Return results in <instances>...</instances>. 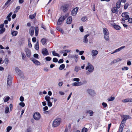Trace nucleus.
I'll return each instance as SVG.
<instances>
[{"mask_svg":"<svg viewBox=\"0 0 132 132\" xmlns=\"http://www.w3.org/2000/svg\"><path fill=\"white\" fill-rule=\"evenodd\" d=\"M63 62V60L62 59H60L58 61L59 63H62Z\"/></svg>","mask_w":132,"mask_h":132,"instance_id":"obj_63","label":"nucleus"},{"mask_svg":"<svg viewBox=\"0 0 132 132\" xmlns=\"http://www.w3.org/2000/svg\"><path fill=\"white\" fill-rule=\"evenodd\" d=\"M5 30V28H2L0 30V34H2L4 32Z\"/></svg>","mask_w":132,"mask_h":132,"instance_id":"obj_39","label":"nucleus"},{"mask_svg":"<svg viewBox=\"0 0 132 132\" xmlns=\"http://www.w3.org/2000/svg\"><path fill=\"white\" fill-rule=\"evenodd\" d=\"M80 67H76L75 69V70L77 72H78L79 70Z\"/></svg>","mask_w":132,"mask_h":132,"instance_id":"obj_56","label":"nucleus"},{"mask_svg":"<svg viewBox=\"0 0 132 132\" xmlns=\"http://www.w3.org/2000/svg\"><path fill=\"white\" fill-rule=\"evenodd\" d=\"M78 55H73L71 56V57L74 59H76L75 60V62H77L78 60Z\"/></svg>","mask_w":132,"mask_h":132,"instance_id":"obj_25","label":"nucleus"},{"mask_svg":"<svg viewBox=\"0 0 132 132\" xmlns=\"http://www.w3.org/2000/svg\"><path fill=\"white\" fill-rule=\"evenodd\" d=\"M72 21V18L71 16H70L68 18L67 20V24H70L71 23Z\"/></svg>","mask_w":132,"mask_h":132,"instance_id":"obj_21","label":"nucleus"},{"mask_svg":"<svg viewBox=\"0 0 132 132\" xmlns=\"http://www.w3.org/2000/svg\"><path fill=\"white\" fill-rule=\"evenodd\" d=\"M34 119L36 120H39L41 117V115L38 112H36L35 113L33 116Z\"/></svg>","mask_w":132,"mask_h":132,"instance_id":"obj_3","label":"nucleus"},{"mask_svg":"<svg viewBox=\"0 0 132 132\" xmlns=\"http://www.w3.org/2000/svg\"><path fill=\"white\" fill-rule=\"evenodd\" d=\"M129 69V68L128 67H126L123 68H122V70H128Z\"/></svg>","mask_w":132,"mask_h":132,"instance_id":"obj_51","label":"nucleus"},{"mask_svg":"<svg viewBox=\"0 0 132 132\" xmlns=\"http://www.w3.org/2000/svg\"><path fill=\"white\" fill-rule=\"evenodd\" d=\"M35 27H31L30 29L29 32L31 36H32L34 32Z\"/></svg>","mask_w":132,"mask_h":132,"instance_id":"obj_15","label":"nucleus"},{"mask_svg":"<svg viewBox=\"0 0 132 132\" xmlns=\"http://www.w3.org/2000/svg\"><path fill=\"white\" fill-rule=\"evenodd\" d=\"M52 54L54 56H57L59 57H60L59 55L58 54L56 53L55 51H52Z\"/></svg>","mask_w":132,"mask_h":132,"instance_id":"obj_31","label":"nucleus"},{"mask_svg":"<svg viewBox=\"0 0 132 132\" xmlns=\"http://www.w3.org/2000/svg\"><path fill=\"white\" fill-rule=\"evenodd\" d=\"M36 13H35L34 14L32 15H30L29 16V18L31 19H34L36 16Z\"/></svg>","mask_w":132,"mask_h":132,"instance_id":"obj_34","label":"nucleus"},{"mask_svg":"<svg viewBox=\"0 0 132 132\" xmlns=\"http://www.w3.org/2000/svg\"><path fill=\"white\" fill-rule=\"evenodd\" d=\"M72 85L74 86H79L82 85L81 82L80 81L78 82H74L72 83Z\"/></svg>","mask_w":132,"mask_h":132,"instance_id":"obj_19","label":"nucleus"},{"mask_svg":"<svg viewBox=\"0 0 132 132\" xmlns=\"http://www.w3.org/2000/svg\"><path fill=\"white\" fill-rule=\"evenodd\" d=\"M65 65L64 64H62L59 67V69L60 70H61L63 69L65 67Z\"/></svg>","mask_w":132,"mask_h":132,"instance_id":"obj_38","label":"nucleus"},{"mask_svg":"<svg viewBox=\"0 0 132 132\" xmlns=\"http://www.w3.org/2000/svg\"><path fill=\"white\" fill-rule=\"evenodd\" d=\"M10 110L11 111L13 109V105L12 104H11L10 105Z\"/></svg>","mask_w":132,"mask_h":132,"instance_id":"obj_61","label":"nucleus"},{"mask_svg":"<svg viewBox=\"0 0 132 132\" xmlns=\"http://www.w3.org/2000/svg\"><path fill=\"white\" fill-rule=\"evenodd\" d=\"M114 24L113 26L115 29L117 30H119L120 29V27L119 26L116 25L114 23Z\"/></svg>","mask_w":132,"mask_h":132,"instance_id":"obj_24","label":"nucleus"},{"mask_svg":"<svg viewBox=\"0 0 132 132\" xmlns=\"http://www.w3.org/2000/svg\"><path fill=\"white\" fill-rule=\"evenodd\" d=\"M69 5L68 4H65L61 6L60 9L63 12L66 13L69 8Z\"/></svg>","mask_w":132,"mask_h":132,"instance_id":"obj_2","label":"nucleus"},{"mask_svg":"<svg viewBox=\"0 0 132 132\" xmlns=\"http://www.w3.org/2000/svg\"><path fill=\"white\" fill-rule=\"evenodd\" d=\"M21 78H23V73L21 72V73L18 74Z\"/></svg>","mask_w":132,"mask_h":132,"instance_id":"obj_46","label":"nucleus"},{"mask_svg":"<svg viewBox=\"0 0 132 132\" xmlns=\"http://www.w3.org/2000/svg\"><path fill=\"white\" fill-rule=\"evenodd\" d=\"M22 55V58L23 59H24L26 57V55L23 52H21V53Z\"/></svg>","mask_w":132,"mask_h":132,"instance_id":"obj_45","label":"nucleus"},{"mask_svg":"<svg viewBox=\"0 0 132 132\" xmlns=\"http://www.w3.org/2000/svg\"><path fill=\"white\" fill-rule=\"evenodd\" d=\"M125 123V122H122L121 121L119 129V132H122L123 130V128Z\"/></svg>","mask_w":132,"mask_h":132,"instance_id":"obj_14","label":"nucleus"},{"mask_svg":"<svg viewBox=\"0 0 132 132\" xmlns=\"http://www.w3.org/2000/svg\"><path fill=\"white\" fill-rule=\"evenodd\" d=\"M35 48L37 50H38L39 49L38 40L35 45Z\"/></svg>","mask_w":132,"mask_h":132,"instance_id":"obj_33","label":"nucleus"},{"mask_svg":"<svg viewBox=\"0 0 132 132\" xmlns=\"http://www.w3.org/2000/svg\"><path fill=\"white\" fill-rule=\"evenodd\" d=\"M9 111V108L8 106L6 107L5 108V113H8Z\"/></svg>","mask_w":132,"mask_h":132,"instance_id":"obj_37","label":"nucleus"},{"mask_svg":"<svg viewBox=\"0 0 132 132\" xmlns=\"http://www.w3.org/2000/svg\"><path fill=\"white\" fill-rule=\"evenodd\" d=\"M122 60L121 59L118 58L116 59H114V60H113V61L112 62H111V63H115L117 62H119V61H121Z\"/></svg>","mask_w":132,"mask_h":132,"instance_id":"obj_23","label":"nucleus"},{"mask_svg":"<svg viewBox=\"0 0 132 132\" xmlns=\"http://www.w3.org/2000/svg\"><path fill=\"white\" fill-rule=\"evenodd\" d=\"M105 39L106 41H109V35H104Z\"/></svg>","mask_w":132,"mask_h":132,"instance_id":"obj_26","label":"nucleus"},{"mask_svg":"<svg viewBox=\"0 0 132 132\" xmlns=\"http://www.w3.org/2000/svg\"><path fill=\"white\" fill-rule=\"evenodd\" d=\"M87 91L88 93L92 96H95L96 94L94 91L92 89H88L87 90Z\"/></svg>","mask_w":132,"mask_h":132,"instance_id":"obj_7","label":"nucleus"},{"mask_svg":"<svg viewBox=\"0 0 132 132\" xmlns=\"http://www.w3.org/2000/svg\"><path fill=\"white\" fill-rule=\"evenodd\" d=\"M122 102L123 103L128 102V98L122 100Z\"/></svg>","mask_w":132,"mask_h":132,"instance_id":"obj_49","label":"nucleus"},{"mask_svg":"<svg viewBox=\"0 0 132 132\" xmlns=\"http://www.w3.org/2000/svg\"><path fill=\"white\" fill-rule=\"evenodd\" d=\"M102 105L103 106L104 108H105L107 106V104L106 103L103 102Z\"/></svg>","mask_w":132,"mask_h":132,"instance_id":"obj_52","label":"nucleus"},{"mask_svg":"<svg viewBox=\"0 0 132 132\" xmlns=\"http://www.w3.org/2000/svg\"><path fill=\"white\" fill-rule=\"evenodd\" d=\"M58 59L56 58H54L53 60V61L54 62H58Z\"/></svg>","mask_w":132,"mask_h":132,"instance_id":"obj_53","label":"nucleus"},{"mask_svg":"<svg viewBox=\"0 0 132 132\" xmlns=\"http://www.w3.org/2000/svg\"><path fill=\"white\" fill-rule=\"evenodd\" d=\"M103 32L104 35H109L108 30L106 28H104L103 29Z\"/></svg>","mask_w":132,"mask_h":132,"instance_id":"obj_22","label":"nucleus"},{"mask_svg":"<svg viewBox=\"0 0 132 132\" xmlns=\"http://www.w3.org/2000/svg\"><path fill=\"white\" fill-rule=\"evenodd\" d=\"M10 98V97L9 96H7L6 98L4 99V101L5 102H6L8 101Z\"/></svg>","mask_w":132,"mask_h":132,"instance_id":"obj_43","label":"nucleus"},{"mask_svg":"<svg viewBox=\"0 0 132 132\" xmlns=\"http://www.w3.org/2000/svg\"><path fill=\"white\" fill-rule=\"evenodd\" d=\"M87 82V81L86 80H84L82 82H81L82 85L85 84Z\"/></svg>","mask_w":132,"mask_h":132,"instance_id":"obj_60","label":"nucleus"},{"mask_svg":"<svg viewBox=\"0 0 132 132\" xmlns=\"http://www.w3.org/2000/svg\"><path fill=\"white\" fill-rule=\"evenodd\" d=\"M115 99V97H111L110 98H108V101H111L114 100Z\"/></svg>","mask_w":132,"mask_h":132,"instance_id":"obj_41","label":"nucleus"},{"mask_svg":"<svg viewBox=\"0 0 132 132\" xmlns=\"http://www.w3.org/2000/svg\"><path fill=\"white\" fill-rule=\"evenodd\" d=\"M19 105L22 107H24L25 105V104L23 102H20L19 103Z\"/></svg>","mask_w":132,"mask_h":132,"instance_id":"obj_58","label":"nucleus"},{"mask_svg":"<svg viewBox=\"0 0 132 132\" xmlns=\"http://www.w3.org/2000/svg\"><path fill=\"white\" fill-rule=\"evenodd\" d=\"M87 131L88 130L87 128L84 127L82 128L81 132H87Z\"/></svg>","mask_w":132,"mask_h":132,"instance_id":"obj_42","label":"nucleus"},{"mask_svg":"<svg viewBox=\"0 0 132 132\" xmlns=\"http://www.w3.org/2000/svg\"><path fill=\"white\" fill-rule=\"evenodd\" d=\"M87 19V16H85L82 17L81 18V20L83 22H85Z\"/></svg>","mask_w":132,"mask_h":132,"instance_id":"obj_35","label":"nucleus"},{"mask_svg":"<svg viewBox=\"0 0 132 132\" xmlns=\"http://www.w3.org/2000/svg\"><path fill=\"white\" fill-rule=\"evenodd\" d=\"M38 55L37 54H35L34 55V57L37 59H38Z\"/></svg>","mask_w":132,"mask_h":132,"instance_id":"obj_54","label":"nucleus"},{"mask_svg":"<svg viewBox=\"0 0 132 132\" xmlns=\"http://www.w3.org/2000/svg\"><path fill=\"white\" fill-rule=\"evenodd\" d=\"M122 17L124 18L125 20H127L129 18V16L128 15L127 12H125L122 13L121 14Z\"/></svg>","mask_w":132,"mask_h":132,"instance_id":"obj_10","label":"nucleus"},{"mask_svg":"<svg viewBox=\"0 0 132 132\" xmlns=\"http://www.w3.org/2000/svg\"><path fill=\"white\" fill-rule=\"evenodd\" d=\"M12 77L10 75H8L7 79V85L9 86L11 85L12 82Z\"/></svg>","mask_w":132,"mask_h":132,"instance_id":"obj_5","label":"nucleus"},{"mask_svg":"<svg viewBox=\"0 0 132 132\" xmlns=\"http://www.w3.org/2000/svg\"><path fill=\"white\" fill-rule=\"evenodd\" d=\"M38 27H36L35 28V35L37 36L38 34Z\"/></svg>","mask_w":132,"mask_h":132,"instance_id":"obj_32","label":"nucleus"},{"mask_svg":"<svg viewBox=\"0 0 132 132\" xmlns=\"http://www.w3.org/2000/svg\"><path fill=\"white\" fill-rule=\"evenodd\" d=\"M46 41V39L44 38H43L41 40V42L43 45H44L45 44Z\"/></svg>","mask_w":132,"mask_h":132,"instance_id":"obj_29","label":"nucleus"},{"mask_svg":"<svg viewBox=\"0 0 132 132\" xmlns=\"http://www.w3.org/2000/svg\"><path fill=\"white\" fill-rule=\"evenodd\" d=\"M15 71L16 73L18 74L19 73H20L21 71L20 70L18 67H16L15 69Z\"/></svg>","mask_w":132,"mask_h":132,"instance_id":"obj_28","label":"nucleus"},{"mask_svg":"<svg viewBox=\"0 0 132 132\" xmlns=\"http://www.w3.org/2000/svg\"><path fill=\"white\" fill-rule=\"evenodd\" d=\"M88 65L89 66L88 71L90 72H92L94 70L93 66L89 62L88 63Z\"/></svg>","mask_w":132,"mask_h":132,"instance_id":"obj_13","label":"nucleus"},{"mask_svg":"<svg viewBox=\"0 0 132 132\" xmlns=\"http://www.w3.org/2000/svg\"><path fill=\"white\" fill-rule=\"evenodd\" d=\"M12 128V127L11 126H8V127L6 129L7 131L6 132H9V131Z\"/></svg>","mask_w":132,"mask_h":132,"instance_id":"obj_40","label":"nucleus"},{"mask_svg":"<svg viewBox=\"0 0 132 132\" xmlns=\"http://www.w3.org/2000/svg\"><path fill=\"white\" fill-rule=\"evenodd\" d=\"M122 118H123L122 121V122H125V121L128 119H131V117H130L129 115H124L122 116Z\"/></svg>","mask_w":132,"mask_h":132,"instance_id":"obj_9","label":"nucleus"},{"mask_svg":"<svg viewBox=\"0 0 132 132\" xmlns=\"http://www.w3.org/2000/svg\"><path fill=\"white\" fill-rule=\"evenodd\" d=\"M98 51L96 50H93L92 51V55L93 56L96 55L98 53Z\"/></svg>","mask_w":132,"mask_h":132,"instance_id":"obj_20","label":"nucleus"},{"mask_svg":"<svg viewBox=\"0 0 132 132\" xmlns=\"http://www.w3.org/2000/svg\"><path fill=\"white\" fill-rule=\"evenodd\" d=\"M31 60L36 65H38L40 64V63L39 61L36 60L34 57H32L31 59Z\"/></svg>","mask_w":132,"mask_h":132,"instance_id":"obj_12","label":"nucleus"},{"mask_svg":"<svg viewBox=\"0 0 132 132\" xmlns=\"http://www.w3.org/2000/svg\"><path fill=\"white\" fill-rule=\"evenodd\" d=\"M65 19V18H64V16L61 15L58 20L57 24L58 25H60L62 24L63 22Z\"/></svg>","mask_w":132,"mask_h":132,"instance_id":"obj_4","label":"nucleus"},{"mask_svg":"<svg viewBox=\"0 0 132 132\" xmlns=\"http://www.w3.org/2000/svg\"><path fill=\"white\" fill-rule=\"evenodd\" d=\"M128 21L130 23H132V18H129L128 19Z\"/></svg>","mask_w":132,"mask_h":132,"instance_id":"obj_59","label":"nucleus"},{"mask_svg":"<svg viewBox=\"0 0 132 132\" xmlns=\"http://www.w3.org/2000/svg\"><path fill=\"white\" fill-rule=\"evenodd\" d=\"M47 105L48 106L51 107L52 105V103L50 101L47 102Z\"/></svg>","mask_w":132,"mask_h":132,"instance_id":"obj_44","label":"nucleus"},{"mask_svg":"<svg viewBox=\"0 0 132 132\" xmlns=\"http://www.w3.org/2000/svg\"><path fill=\"white\" fill-rule=\"evenodd\" d=\"M45 59L46 61H50L51 60V58L50 57L48 56L46 57Z\"/></svg>","mask_w":132,"mask_h":132,"instance_id":"obj_47","label":"nucleus"},{"mask_svg":"<svg viewBox=\"0 0 132 132\" xmlns=\"http://www.w3.org/2000/svg\"><path fill=\"white\" fill-rule=\"evenodd\" d=\"M20 100L21 101L23 102L24 101V97L22 96H21L20 97Z\"/></svg>","mask_w":132,"mask_h":132,"instance_id":"obj_62","label":"nucleus"},{"mask_svg":"<svg viewBox=\"0 0 132 132\" xmlns=\"http://www.w3.org/2000/svg\"><path fill=\"white\" fill-rule=\"evenodd\" d=\"M61 122V119L60 118L56 119L53 121L52 126L54 127H56L58 126Z\"/></svg>","mask_w":132,"mask_h":132,"instance_id":"obj_1","label":"nucleus"},{"mask_svg":"<svg viewBox=\"0 0 132 132\" xmlns=\"http://www.w3.org/2000/svg\"><path fill=\"white\" fill-rule=\"evenodd\" d=\"M42 53L44 56L48 55L49 54L47 49L46 48H44L42 49Z\"/></svg>","mask_w":132,"mask_h":132,"instance_id":"obj_6","label":"nucleus"},{"mask_svg":"<svg viewBox=\"0 0 132 132\" xmlns=\"http://www.w3.org/2000/svg\"><path fill=\"white\" fill-rule=\"evenodd\" d=\"M89 36V35L87 34L85 35L84 36L83 42L84 43H87L88 42V39H87V37Z\"/></svg>","mask_w":132,"mask_h":132,"instance_id":"obj_16","label":"nucleus"},{"mask_svg":"<svg viewBox=\"0 0 132 132\" xmlns=\"http://www.w3.org/2000/svg\"><path fill=\"white\" fill-rule=\"evenodd\" d=\"M128 6L129 4L128 3L126 4L124 7V9H127L128 7Z\"/></svg>","mask_w":132,"mask_h":132,"instance_id":"obj_48","label":"nucleus"},{"mask_svg":"<svg viewBox=\"0 0 132 132\" xmlns=\"http://www.w3.org/2000/svg\"><path fill=\"white\" fill-rule=\"evenodd\" d=\"M120 4L121 2H117L116 4V7L118 9L120 7Z\"/></svg>","mask_w":132,"mask_h":132,"instance_id":"obj_36","label":"nucleus"},{"mask_svg":"<svg viewBox=\"0 0 132 132\" xmlns=\"http://www.w3.org/2000/svg\"><path fill=\"white\" fill-rule=\"evenodd\" d=\"M56 28L58 30V31H60L62 29L61 28H60V27H56Z\"/></svg>","mask_w":132,"mask_h":132,"instance_id":"obj_64","label":"nucleus"},{"mask_svg":"<svg viewBox=\"0 0 132 132\" xmlns=\"http://www.w3.org/2000/svg\"><path fill=\"white\" fill-rule=\"evenodd\" d=\"M24 51L27 57H29L31 54V51L28 48H26L25 49Z\"/></svg>","mask_w":132,"mask_h":132,"instance_id":"obj_8","label":"nucleus"},{"mask_svg":"<svg viewBox=\"0 0 132 132\" xmlns=\"http://www.w3.org/2000/svg\"><path fill=\"white\" fill-rule=\"evenodd\" d=\"M78 9V8L77 7L73 9L72 11L71 14L72 16H75L77 14Z\"/></svg>","mask_w":132,"mask_h":132,"instance_id":"obj_11","label":"nucleus"},{"mask_svg":"<svg viewBox=\"0 0 132 132\" xmlns=\"http://www.w3.org/2000/svg\"><path fill=\"white\" fill-rule=\"evenodd\" d=\"M79 29L80 31L81 32H82L84 31V29H83V27L82 26H81L79 28Z\"/></svg>","mask_w":132,"mask_h":132,"instance_id":"obj_55","label":"nucleus"},{"mask_svg":"<svg viewBox=\"0 0 132 132\" xmlns=\"http://www.w3.org/2000/svg\"><path fill=\"white\" fill-rule=\"evenodd\" d=\"M45 100L48 102L50 101L51 98L48 95H47L45 97Z\"/></svg>","mask_w":132,"mask_h":132,"instance_id":"obj_30","label":"nucleus"},{"mask_svg":"<svg viewBox=\"0 0 132 132\" xmlns=\"http://www.w3.org/2000/svg\"><path fill=\"white\" fill-rule=\"evenodd\" d=\"M73 80L74 81L79 82L80 81V79L78 78H76L73 79Z\"/></svg>","mask_w":132,"mask_h":132,"instance_id":"obj_50","label":"nucleus"},{"mask_svg":"<svg viewBox=\"0 0 132 132\" xmlns=\"http://www.w3.org/2000/svg\"><path fill=\"white\" fill-rule=\"evenodd\" d=\"M89 114H90V116H92L93 115V114L94 113L91 110H90L89 113Z\"/></svg>","mask_w":132,"mask_h":132,"instance_id":"obj_57","label":"nucleus"},{"mask_svg":"<svg viewBox=\"0 0 132 132\" xmlns=\"http://www.w3.org/2000/svg\"><path fill=\"white\" fill-rule=\"evenodd\" d=\"M125 47V46H122V47H120L119 48L116 49V50H115V51L114 52L112 53L111 54H113L115 53L118 52L120 51L122 49L124 48Z\"/></svg>","mask_w":132,"mask_h":132,"instance_id":"obj_17","label":"nucleus"},{"mask_svg":"<svg viewBox=\"0 0 132 132\" xmlns=\"http://www.w3.org/2000/svg\"><path fill=\"white\" fill-rule=\"evenodd\" d=\"M18 34V32L15 31L11 32V34L13 36H16Z\"/></svg>","mask_w":132,"mask_h":132,"instance_id":"obj_27","label":"nucleus"},{"mask_svg":"<svg viewBox=\"0 0 132 132\" xmlns=\"http://www.w3.org/2000/svg\"><path fill=\"white\" fill-rule=\"evenodd\" d=\"M111 11L113 13L117 14L118 13L117 8L116 7L112 8Z\"/></svg>","mask_w":132,"mask_h":132,"instance_id":"obj_18","label":"nucleus"}]
</instances>
